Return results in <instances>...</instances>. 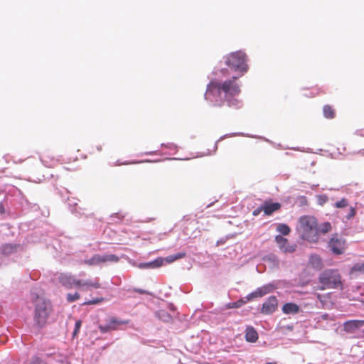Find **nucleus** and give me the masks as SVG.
I'll return each instance as SVG.
<instances>
[{"instance_id": "4", "label": "nucleus", "mask_w": 364, "mask_h": 364, "mask_svg": "<svg viewBox=\"0 0 364 364\" xmlns=\"http://www.w3.org/2000/svg\"><path fill=\"white\" fill-rule=\"evenodd\" d=\"M225 64L231 70L241 73V75L248 70L247 55L241 51L232 52L224 57Z\"/></svg>"}, {"instance_id": "32", "label": "nucleus", "mask_w": 364, "mask_h": 364, "mask_svg": "<svg viewBox=\"0 0 364 364\" xmlns=\"http://www.w3.org/2000/svg\"><path fill=\"white\" fill-rule=\"evenodd\" d=\"M318 202L320 205H323L328 201V197L326 195H320L317 196Z\"/></svg>"}, {"instance_id": "5", "label": "nucleus", "mask_w": 364, "mask_h": 364, "mask_svg": "<svg viewBox=\"0 0 364 364\" xmlns=\"http://www.w3.org/2000/svg\"><path fill=\"white\" fill-rule=\"evenodd\" d=\"M321 284L320 289H336L342 286L341 277L337 270L327 269L323 271L318 277Z\"/></svg>"}, {"instance_id": "30", "label": "nucleus", "mask_w": 364, "mask_h": 364, "mask_svg": "<svg viewBox=\"0 0 364 364\" xmlns=\"http://www.w3.org/2000/svg\"><path fill=\"white\" fill-rule=\"evenodd\" d=\"M158 316L164 321H168L170 320L171 316L166 311L161 310L157 312Z\"/></svg>"}, {"instance_id": "26", "label": "nucleus", "mask_w": 364, "mask_h": 364, "mask_svg": "<svg viewBox=\"0 0 364 364\" xmlns=\"http://www.w3.org/2000/svg\"><path fill=\"white\" fill-rule=\"evenodd\" d=\"M80 298V295L78 292H75L74 294L68 293L66 295V299L68 302H73L78 300Z\"/></svg>"}, {"instance_id": "34", "label": "nucleus", "mask_w": 364, "mask_h": 364, "mask_svg": "<svg viewBox=\"0 0 364 364\" xmlns=\"http://www.w3.org/2000/svg\"><path fill=\"white\" fill-rule=\"evenodd\" d=\"M327 319H330L331 321H333V318H330L329 315L328 314H322L319 318H318V321H320L321 320H327Z\"/></svg>"}, {"instance_id": "23", "label": "nucleus", "mask_w": 364, "mask_h": 364, "mask_svg": "<svg viewBox=\"0 0 364 364\" xmlns=\"http://www.w3.org/2000/svg\"><path fill=\"white\" fill-rule=\"evenodd\" d=\"M331 230V225L329 222H325L318 226V235L326 234Z\"/></svg>"}, {"instance_id": "24", "label": "nucleus", "mask_w": 364, "mask_h": 364, "mask_svg": "<svg viewBox=\"0 0 364 364\" xmlns=\"http://www.w3.org/2000/svg\"><path fill=\"white\" fill-rule=\"evenodd\" d=\"M247 301V299L246 300L240 299V300H238V301H237L235 302L228 303L227 304V308L228 309H237V308H240L243 304H245Z\"/></svg>"}, {"instance_id": "37", "label": "nucleus", "mask_w": 364, "mask_h": 364, "mask_svg": "<svg viewBox=\"0 0 364 364\" xmlns=\"http://www.w3.org/2000/svg\"><path fill=\"white\" fill-rule=\"evenodd\" d=\"M0 213L1 214H4L5 213V208H4V205L2 203H0Z\"/></svg>"}, {"instance_id": "35", "label": "nucleus", "mask_w": 364, "mask_h": 364, "mask_svg": "<svg viewBox=\"0 0 364 364\" xmlns=\"http://www.w3.org/2000/svg\"><path fill=\"white\" fill-rule=\"evenodd\" d=\"M262 211H263V205H261L260 207H259L258 208L255 209V210L253 211L252 214H253V215L257 216V215H259Z\"/></svg>"}, {"instance_id": "33", "label": "nucleus", "mask_w": 364, "mask_h": 364, "mask_svg": "<svg viewBox=\"0 0 364 364\" xmlns=\"http://www.w3.org/2000/svg\"><path fill=\"white\" fill-rule=\"evenodd\" d=\"M356 210L355 208L350 207L349 213L346 216V219L349 220L355 217Z\"/></svg>"}, {"instance_id": "27", "label": "nucleus", "mask_w": 364, "mask_h": 364, "mask_svg": "<svg viewBox=\"0 0 364 364\" xmlns=\"http://www.w3.org/2000/svg\"><path fill=\"white\" fill-rule=\"evenodd\" d=\"M357 272H364V263H358L353 266L350 269V274Z\"/></svg>"}, {"instance_id": "38", "label": "nucleus", "mask_w": 364, "mask_h": 364, "mask_svg": "<svg viewBox=\"0 0 364 364\" xmlns=\"http://www.w3.org/2000/svg\"><path fill=\"white\" fill-rule=\"evenodd\" d=\"M313 259H315L316 262H318V263L321 262V259L317 256H312L311 260H313Z\"/></svg>"}, {"instance_id": "12", "label": "nucleus", "mask_w": 364, "mask_h": 364, "mask_svg": "<svg viewBox=\"0 0 364 364\" xmlns=\"http://www.w3.org/2000/svg\"><path fill=\"white\" fill-rule=\"evenodd\" d=\"M364 326V320H350L343 323V330L348 333H353Z\"/></svg>"}, {"instance_id": "7", "label": "nucleus", "mask_w": 364, "mask_h": 364, "mask_svg": "<svg viewBox=\"0 0 364 364\" xmlns=\"http://www.w3.org/2000/svg\"><path fill=\"white\" fill-rule=\"evenodd\" d=\"M107 325H100V331L102 333H107L109 331H115L118 329V327L121 325H125L129 323L128 320H119L115 317H110L107 320Z\"/></svg>"}, {"instance_id": "14", "label": "nucleus", "mask_w": 364, "mask_h": 364, "mask_svg": "<svg viewBox=\"0 0 364 364\" xmlns=\"http://www.w3.org/2000/svg\"><path fill=\"white\" fill-rule=\"evenodd\" d=\"M275 241L279 245V249L284 252H293L296 250V245H290L288 243V240L283 237L281 235H277L275 237Z\"/></svg>"}, {"instance_id": "22", "label": "nucleus", "mask_w": 364, "mask_h": 364, "mask_svg": "<svg viewBox=\"0 0 364 364\" xmlns=\"http://www.w3.org/2000/svg\"><path fill=\"white\" fill-rule=\"evenodd\" d=\"M185 257H186L185 252H179L176 255H169V256L166 257V258H164V262H166V263H172V262L176 261L177 259L183 258Z\"/></svg>"}, {"instance_id": "19", "label": "nucleus", "mask_w": 364, "mask_h": 364, "mask_svg": "<svg viewBox=\"0 0 364 364\" xmlns=\"http://www.w3.org/2000/svg\"><path fill=\"white\" fill-rule=\"evenodd\" d=\"M282 311L286 314H296L299 311V306L294 303H287L283 306Z\"/></svg>"}, {"instance_id": "40", "label": "nucleus", "mask_w": 364, "mask_h": 364, "mask_svg": "<svg viewBox=\"0 0 364 364\" xmlns=\"http://www.w3.org/2000/svg\"><path fill=\"white\" fill-rule=\"evenodd\" d=\"M136 291L140 293V294H144L145 293V291L144 290H141V289H136Z\"/></svg>"}, {"instance_id": "2", "label": "nucleus", "mask_w": 364, "mask_h": 364, "mask_svg": "<svg viewBox=\"0 0 364 364\" xmlns=\"http://www.w3.org/2000/svg\"><path fill=\"white\" fill-rule=\"evenodd\" d=\"M32 303L34 304L33 319L36 325L43 327L48 322V317L52 312L50 302L36 294H32Z\"/></svg>"}, {"instance_id": "21", "label": "nucleus", "mask_w": 364, "mask_h": 364, "mask_svg": "<svg viewBox=\"0 0 364 364\" xmlns=\"http://www.w3.org/2000/svg\"><path fill=\"white\" fill-rule=\"evenodd\" d=\"M323 112L326 118L333 119L336 116L335 110L331 105H324L323 107Z\"/></svg>"}, {"instance_id": "39", "label": "nucleus", "mask_w": 364, "mask_h": 364, "mask_svg": "<svg viewBox=\"0 0 364 364\" xmlns=\"http://www.w3.org/2000/svg\"><path fill=\"white\" fill-rule=\"evenodd\" d=\"M96 149H97V150L98 151H102V146H101L100 145V146H96Z\"/></svg>"}, {"instance_id": "18", "label": "nucleus", "mask_w": 364, "mask_h": 364, "mask_svg": "<svg viewBox=\"0 0 364 364\" xmlns=\"http://www.w3.org/2000/svg\"><path fill=\"white\" fill-rule=\"evenodd\" d=\"M164 258L158 257L152 262L141 263L139 265V267L140 268L155 269L161 267L164 264Z\"/></svg>"}, {"instance_id": "8", "label": "nucleus", "mask_w": 364, "mask_h": 364, "mask_svg": "<svg viewBox=\"0 0 364 364\" xmlns=\"http://www.w3.org/2000/svg\"><path fill=\"white\" fill-rule=\"evenodd\" d=\"M58 279L62 286L66 289L77 288L79 284V279L70 273H60Z\"/></svg>"}, {"instance_id": "42", "label": "nucleus", "mask_w": 364, "mask_h": 364, "mask_svg": "<svg viewBox=\"0 0 364 364\" xmlns=\"http://www.w3.org/2000/svg\"><path fill=\"white\" fill-rule=\"evenodd\" d=\"M224 71H225V70H224V69H222V70H221V72H222V73H224Z\"/></svg>"}, {"instance_id": "13", "label": "nucleus", "mask_w": 364, "mask_h": 364, "mask_svg": "<svg viewBox=\"0 0 364 364\" xmlns=\"http://www.w3.org/2000/svg\"><path fill=\"white\" fill-rule=\"evenodd\" d=\"M273 288L272 285H266L257 289L255 291L249 294L246 296L247 301L252 300L255 298L262 297L272 291Z\"/></svg>"}, {"instance_id": "1", "label": "nucleus", "mask_w": 364, "mask_h": 364, "mask_svg": "<svg viewBox=\"0 0 364 364\" xmlns=\"http://www.w3.org/2000/svg\"><path fill=\"white\" fill-rule=\"evenodd\" d=\"M238 77L234 76L223 82L215 79L210 80L207 85L205 99L213 102L214 106L220 107L223 105L221 94L223 92L224 99L229 107H239L240 101L235 98L241 92L240 85L236 82Z\"/></svg>"}, {"instance_id": "29", "label": "nucleus", "mask_w": 364, "mask_h": 364, "mask_svg": "<svg viewBox=\"0 0 364 364\" xmlns=\"http://www.w3.org/2000/svg\"><path fill=\"white\" fill-rule=\"evenodd\" d=\"M348 205V201L346 198H342L341 200L336 202L334 204V207L337 208H346Z\"/></svg>"}, {"instance_id": "11", "label": "nucleus", "mask_w": 364, "mask_h": 364, "mask_svg": "<svg viewBox=\"0 0 364 364\" xmlns=\"http://www.w3.org/2000/svg\"><path fill=\"white\" fill-rule=\"evenodd\" d=\"M277 307V299L276 296H271L262 304L261 312L264 314H269L275 311Z\"/></svg>"}, {"instance_id": "17", "label": "nucleus", "mask_w": 364, "mask_h": 364, "mask_svg": "<svg viewBox=\"0 0 364 364\" xmlns=\"http://www.w3.org/2000/svg\"><path fill=\"white\" fill-rule=\"evenodd\" d=\"M42 163L48 168H54L58 164V159L50 156L48 154H43L41 157Z\"/></svg>"}, {"instance_id": "9", "label": "nucleus", "mask_w": 364, "mask_h": 364, "mask_svg": "<svg viewBox=\"0 0 364 364\" xmlns=\"http://www.w3.org/2000/svg\"><path fill=\"white\" fill-rule=\"evenodd\" d=\"M101 286L99 278L88 279L86 280L79 279V284L77 288L82 291H87L92 289H98L101 288Z\"/></svg>"}, {"instance_id": "25", "label": "nucleus", "mask_w": 364, "mask_h": 364, "mask_svg": "<svg viewBox=\"0 0 364 364\" xmlns=\"http://www.w3.org/2000/svg\"><path fill=\"white\" fill-rule=\"evenodd\" d=\"M277 230L284 235H287L290 232V228L286 224H279Z\"/></svg>"}, {"instance_id": "6", "label": "nucleus", "mask_w": 364, "mask_h": 364, "mask_svg": "<svg viewBox=\"0 0 364 364\" xmlns=\"http://www.w3.org/2000/svg\"><path fill=\"white\" fill-rule=\"evenodd\" d=\"M119 258L115 255H95L90 259L85 260V263L88 265H97L105 262H117Z\"/></svg>"}, {"instance_id": "3", "label": "nucleus", "mask_w": 364, "mask_h": 364, "mask_svg": "<svg viewBox=\"0 0 364 364\" xmlns=\"http://www.w3.org/2000/svg\"><path fill=\"white\" fill-rule=\"evenodd\" d=\"M298 230L301 237L309 242H316L318 240L317 220L312 216L305 215L299 218Z\"/></svg>"}, {"instance_id": "41", "label": "nucleus", "mask_w": 364, "mask_h": 364, "mask_svg": "<svg viewBox=\"0 0 364 364\" xmlns=\"http://www.w3.org/2000/svg\"><path fill=\"white\" fill-rule=\"evenodd\" d=\"M265 364H277L276 363H267Z\"/></svg>"}, {"instance_id": "28", "label": "nucleus", "mask_w": 364, "mask_h": 364, "mask_svg": "<svg viewBox=\"0 0 364 364\" xmlns=\"http://www.w3.org/2000/svg\"><path fill=\"white\" fill-rule=\"evenodd\" d=\"M104 301H105V298H103V297H97V298L93 299L92 300H89V301H85L83 303V305H95V304H100V303L103 302Z\"/></svg>"}, {"instance_id": "20", "label": "nucleus", "mask_w": 364, "mask_h": 364, "mask_svg": "<svg viewBox=\"0 0 364 364\" xmlns=\"http://www.w3.org/2000/svg\"><path fill=\"white\" fill-rule=\"evenodd\" d=\"M19 247L20 245L16 244H4L1 249V253L4 255H9L15 252Z\"/></svg>"}, {"instance_id": "31", "label": "nucleus", "mask_w": 364, "mask_h": 364, "mask_svg": "<svg viewBox=\"0 0 364 364\" xmlns=\"http://www.w3.org/2000/svg\"><path fill=\"white\" fill-rule=\"evenodd\" d=\"M81 326H82V321L80 320H77L75 324V329H74V331L73 333V337H75L77 335V333L80 331V329L81 328Z\"/></svg>"}, {"instance_id": "16", "label": "nucleus", "mask_w": 364, "mask_h": 364, "mask_svg": "<svg viewBox=\"0 0 364 364\" xmlns=\"http://www.w3.org/2000/svg\"><path fill=\"white\" fill-rule=\"evenodd\" d=\"M258 333L252 326H248L245 329V339L247 342L255 343L258 340Z\"/></svg>"}, {"instance_id": "10", "label": "nucleus", "mask_w": 364, "mask_h": 364, "mask_svg": "<svg viewBox=\"0 0 364 364\" xmlns=\"http://www.w3.org/2000/svg\"><path fill=\"white\" fill-rule=\"evenodd\" d=\"M345 242L343 239L333 235L328 242V247L334 254L341 255L345 250Z\"/></svg>"}, {"instance_id": "15", "label": "nucleus", "mask_w": 364, "mask_h": 364, "mask_svg": "<svg viewBox=\"0 0 364 364\" xmlns=\"http://www.w3.org/2000/svg\"><path fill=\"white\" fill-rule=\"evenodd\" d=\"M279 203H273L271 200H265L263 203V211L266 215H270L281 208Z\"/></svg>"}, {"instance_id": "36", "label": "nucleus", "mask_w": 364, "mask_h": 364, "mask_svg": "<svg viewBox=\"0 0 364 364\" xmlns=\"http://www.w3.org/2000/svg\"><path fill=\"white\" fill-rule=\"evenodd\" d=\"M29 364H45L41 360L38 358L33 359Z\"/></svg>"}]
</instances>
